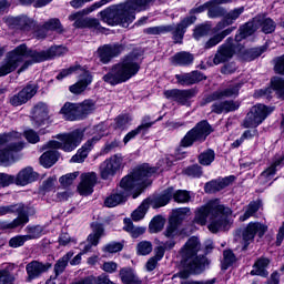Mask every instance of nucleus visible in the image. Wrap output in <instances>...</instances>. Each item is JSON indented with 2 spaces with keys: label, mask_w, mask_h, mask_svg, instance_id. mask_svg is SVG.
Returning a JSON list of instances; mask_svg holds the SVG:
<instances>
[{
  "label": "nucleus",
  "mask_w": 284,
  "mask_h": 284,
  "mask_svg": "<svg viewBox=\"0 0 284 284\" xmlns=\"http://www.w3.org/2000/svg\"><path fill=\"white\" fill-rule=\"evenodd\" d=\"M156 174V168L150 166V164H142L133 170V172L124 176L120 186L111 192L109 196L104 200L105 207H116L121 203L128 201L130 192L136 190V193L133 194V199L139 197V194L145 190L146 185H150V176Z\"/></svg>",
  "instance_id": "nucleus-1"
},
{
  "label": "nucleus",
  "mask_w": 284,
  "mask_h": 284,
  "mask_svg": "<svg viewBox=\"0 0 284 284\" xmlns=\"http://www.w3.org/2000/svg\"><path fill=\"white\" fill-rule=\"evenodd\" d=\"M155 0H126L123 3L113 4L100 12V17L108 26H122L129 28L136 19V12L150 10V4Z\"/></svg>",
  "instance_id": "nucleus-2"
},
{
  "label": "nucleus",
  "mask_w": 284,
  "mask_h": 284,
  "mask_svg": "<svg viewBox=\"0 0 284 284\" xmlns=\"http://www.w3.org/2000/svg\"><path fill=\"white\" fill-rule=\"evenodd\" d=\"M230 216H232V209L221 203V200L215 199L195 210L193 223L202 226L207 225L209 219V230L216 234V232H222V230L230 227Z\"/></svg>",
  "instance_id": "nucleus-3"
},
{
  "label": "nucleus",
  "mask_w": 284,
  "mask_h": 284,
  "mask_svg": "<svg viewBox=\"0 0 284 284\" xmlns=\"http://www.w3.org/2000/svg\"><path fill=\"white\" fill-rule=\"evenodd\" d=\"M32 59V61L26 59ZM43 61H50L48 50L45 51H32L28 50V45L20 44L12 51L8 52L3 61L0 63V77H8L11 72H14L21 63L22 67L18 70V74L28 70L32 63H41Z\"/></svg>",
  "instance_id": "nucleus-4"
},
{
  "label": "nucleus",
  "mask_w": 284,
  "mask_h": 284,
  "mask_svg": "<svg viewBox=\"0 0 284 284\" xmlns=\"http://www.w3.org/2000/svg\"><path fill=\"white\" fill-rule=\"evenodd\" d=\"M199 252H201V241L196 236L190 237L180 251L181 263L185 270L175 274L174 278L179 277L182 281H187L192 274H203L205 272L210 262L205 255H199Z\"/></svg>",
  "instance_id": "nucleus-5"
},
{
  "label": "nucleus",
  "mask_w": 284,
  "mask_h": 284,
  "mask_svg": "<svg viewBox=\"0 0 284 284\" xmlns=\"http://www.w3.org/2000/svg\"><path fill=\"white\" fill-rule=\"evenodd\" d=\"M139 57L136 53L132 52L126 55L122 61L114 64L110 72L103 75V81L110 85H119V83H125L130 81L132 77L139 73L141 65L138 62Z\"/></svg>",
  "instance_id": "nucleus-6"
},
{
  "label": "nucleus",
  "mask_w": 284,
  "mask_h": 284,
  "mask_svg": "<svg viewBox=\"0 0 284 284\" xmlns=\"http://www.w3.org/2000/svg\"><path fill=\"white\" fill-rule=\"evenodd\" d=\"M112 0H101L92 4L87 11H78L75 13H71L69 16V21H74L73 27L83 29L89 28L90 30H97V32H103L105 28L101 26L99 19L97 18H83L84 14H90V12H94V10L110 3Z\"/></svg>",
  "instance_id": "nucleus-7"
},
{
  "label": "nucleus",
  "mask_w": 284,
  "mask_h": 284,
  "mask_svg": "<svg viewBox=\"0 0 284 284\" xmlns=\"http://www.w3.org/2000/svg\"><path fill=\"white\" fill-rule=\"evenodd\" d=\"M83 130L77 129L69 133L58 134L57 140H51L48 142L47 148H50L51 150H63V152H72L81 145V142L83 141Z\"/></svg>",
  "instance_id": "nucleus-8"
},
{
  "label": "nucleus",
  "mask_w": 284,
  "mask_h": 284,
  "mask_svg": "<svg viewBox=\"0 0 284 284\" xmlns=\"http://www.w3.org/2000/svg\"><path fill=\"white\" fill-rule=\"evenodd\" d=\"M212 125L206 120L199 122L181 140L182 148H192L194 143H203L212 134Z\"/></svg>",
  "instance_id": "nucleus-9"
},
{
  "label": "nucleus",
  "mask_w": 284,
  "mask_h": 284,
  "mask_svg": "<svg viewBox=\"0 0 284 284\" xmlns=\"http://www.w3.org/2000/svg\"><path fill=\"white\" fill-rule=\"evenodd\" d=\"M274 112V109L265 106V104H255L251 108L243 121V128H258L263 121Z\"/></svg>",
  "instance_id": "nucleus-10"
},
{
  "label": "nucleus",
  "mask_w": 284,
  "mask_h": 284,
  "mask_svg": "<svg viewBox=\"0 0 284 284\" xmlns=\"http://www.w3.org/2000/svg\"><path fill=\"white\" fill-rule=\"evenodd\" d=\"M9 207H16L10 214H18L12 222H0V230H17L29 223L28 207L23 204H11Z\"/></svg>",
  "instance_id": "nucleus-11"
},
{
  "label": "nucleus",
  "mask_w": 284,
  "mask_h": 284,
  "mask_svg": "<svg viewBox=\"0 0 284 284\" xmlns=\"http://www.w3.org/2000/svg\"><path fill=\"white\" fill-rule=\"evenodd\" d=\"M267 232V226L258 222H251L242 232V240L244 243L243 250H247L250 243H254V237L258 234L260 239H263Z\"/></svg>",
  "instance_id": "nucleus-12"
},
{
  "label": "nucleus",
  "mask_w": 284,
  "mask_h": 284,
  "mask_svg": "<svg viewBox=\"0 0 284 284\" xmlns=\"http://www.w3.org/2000/svg\"><path fill=\"white\" fill-rule=\"evenodd\" d=\"M123 163V159L119 155H113L110 159L105 160L100 165V174L101 179L104 181L114 176L119 170H121V165Z\"/></svg>",
  "instance_id": "nucleus-13"
},
{
  "label": "nucleus",
  "mask_w": 284,
  "mask_h": 284,
  "mask_svg": "<svg viewBox=\"0 0 284 284\" xmlns=\"http://www.w3.org/2000/svg\"><path fill=\"white\" fill-rule=\"evenodd\" d=\"M195 92L192 89L181 90V89H171L164 91V97L169 101H174L180 105H187L190 103V99H194Z\"/></svg>",
  "instance_id": "nucleus-14"
},
{
  "label": "nucleus",
  "mask_w": 284,
  "mask_h": 284,
  "mask_svg": "<svg viewBox=\"0 0 284 284\" xmlns=\"http://www.w3.org/2000/svg\"><path fill=\"white\" fill-rule=\"evenodd\" d=\"M234 39L227 38L225 43L219 47L214 58L213 64L221 65V63H225L234 57Z\"/></svg>",
  "instance_id": "nucleus-15"
},
{
  "label": "nucleus",
  "mask_w": 284,
  "mask_h": 284,
  "mask_svg": "<svg viewBox=\"0 0 284 284\" xmlns=\"http://www.w3.org/2000/svg\"><path fill=\"white\" fill-rule=\"evenodd\" d=\"M241 83L230 84L224 90H219L213 92L211 95L206 97L204 100L205 103H212L213 101H221V99H236L239 97V92L241 90Z\"/></svg>",
  "instance_id": "nucleus-16"
},
{
  "label": "nucleus",
  "mask_w": 284,
  "mask_h": 284,
  "mask_svg": "<svg viewBox=\"0 0 284 284\" xmlns=\"http://www.w3.org/2000/svg\"><path fill=\"white\" fill-rule=\"evenodd\" d=\"M80 179L81 181L78 185L79 194H81V196H90V194L94 192V186L97 185V173H82Z\"/></svg>",
  "instance_id": "nucleus-17"
},
{
  "label": "nucleus",
  "mask_w": 284,
  "mask_h": 284,
  "mask_svg": "<svg viewBox=\"0 0 284 284\" xmlns=\"http://www.w3.org/2000/svg\"><path fill=\"white\" fill-rule=\"evenodd\" d=\"M123 52L121 44H104L98 49V55L101 63H110L114 57H119Z\"/></svg>",
  "instance_id": "nucleus-18"
},
{
  "label": "nucleus",
  "mask_w": 284,
  "mask_h": 284,
  "mask_svg": "<svg viewBox=\"0 0 284 284\" xmlns=\"http://www.w3.org/2000/svg\"><path fill=\"white\" fill-rule=\"evenodd\" d=\"M37 94V87L36 84H28L23 88L18 94H14L10 98V103L14 108H19V105H23V103H28L32 97Z\"/></svg>",
  "instance_id": "nucleus-19"
},
{
  "label": "nucleus",
  "mask_w": 284,
  "mask_h": 284,
  "mask_svg": "<svg viewBox=\"0 0 284 284\" xmlns=\"http://www.w3.org/2000/svg\"><path fill=\"white\" fill-rule=\"evenodd\" d=\"M241 108V102L234 100L215 101L211 105V112L213 114H227L230 112H236Z\"/></svg>",
  "instance_id": "nucleus-20"
},
{
  "label": "nucleus",
  "mask_w": 284,
  "mask_h": 284,
  "mask_svg": "<svg viewBox=\"0 0 284 284\" xmlns=\"http://www.w3.org/2000/svg\"><path fill=\"white\" fill-rule=\"evenodd\" d=\"M52 267V264L50 263H42L39 261H32L26 266V271L28 274V281H34V278H39L41 274H45L48 270Z\"/></svg>",
  "instance_id": "nucleus-21"
},
{
  "label": "nucleus",
  "mask_w": 284,
  "mask_h": 284,
  "mask_svg": "<svg viewBox=\"0 0 284 284\" xmlns=\"http://www.w3.org/2000/svg\"><path fill=\"white\" fill-rule=\"evenodd\" d=\"M272 88L262 89L257 92L258 97H265V99H272V92L277 94L278 99H284V80L281 78H274L272 81Z\"/></svg>",
  "instance_id": "nucleus-22"
},
{
  "label": "nucleus",
  "mask_w": 284,
  "mask_h": 284,
  "mask_svg": "<svg viewBox=\"0 0 284 284\" xmlns=\"http://www.w3.org/2000/svg\"><path fill=\"white\" fill-rule=\"evenodd\" d=\"M101 141V135H94L92 139L88 140L87 143L78 150L77 154L71 158V163H83L88 155L94 148V143Z\"/></svg>",
  "instance_id": "nucleus-23"
},
{
  "label": "nucleus",
  "mask_w": 284,
  "mask_h": 284,
  "mask_svg": "<svg viewBox=\"0 0 284 284\" xmlns=\"http://www.w3.org/2000/svg\"><path fill=\"white\" fill-rule=\"evenodd\" d=\"M172 196H174V189L169 187L164 190L163 193L146 199L145 201H149V206L151 205L153 210H158V207H165V205L172 201Z\"/></svg>",
  "instance_id": "nucleus-24"
},
{
  "label": "nucleus",
  "mask_w": 284,
  "mask_h": 284,
  "mask_svg": "<svg viewBox=\"0 0 284 284\" xmlns=\"http://www.w3.org/2000/svg\"><path fill=\"white\" fill-rule=\"evenodd\" d=\"M175 79L180 85H194V83H200V81H205V77L201 71H193L190 73L176 74Z\"/></svg>",
  "instance_id": "nucleus-25"
},
{
  "label": "nucleus",
  "mask_w": 284,
  "mask_h": 284,
  "mask_svg": "<svg viewBox=\"0 0 284 284\" xmlns=\"http://www.w3.org/2000/svg\"><path fill=\"white\" fill-rule=\"evenodd\" d=\"M244 10L245 9L243 7H241V8L230 11L227 14H224V19L221 20L213 28V32H221V30H225V28H227V26H232V23H234V21H236V19H239L241 17V14H243Z\"/></svg>",
  "instance_id": "nucleus-26"
},
{
  "label": "nucleus",
  "mask_w": 284,
  "mask_h": 284,
  "mask_svg": "<svg viewBox=\"0 0 284 284\" xmlns=\"http://www.w3.org/2000/svg\"><path fill=\"white\" fill-rule=\"evenodd\" d=\"M103 226L101 224H97L93 227V232L88 236V243L84 244L82 251L80 252L81 254H88V252L92 251V246L97 247L99 245V241L101 236H103Z\"/></svg>",
  "instance_id": "nucleus-27"
},
{
  "label": "nucleus",
  "mask_w": 284,
  "mask_h": 284,
  "mask_svg": "<svg viewBox=\"0 0 284 284\" xmlns=\"http://www.w3.org/2000/svg\"><path fill=\"white\" fill-rule=\"evenodd\" d=\"M50 116L48 115V104L40 102L33 108V125L41 128Z\"/></svg>",
  "instance_id": "nucleus-28"
},
{
  "label": "nucleus",
  "mask_w": 284,
  "mask_h": 284,
  "mask_svg": "<svg viewBox=\"0 0 284 284\" xmlns=\"http://www.w3.org/2000/svg\"><path fill=\"white\" fill-rule=\"evenodd\" d=\"M80 77H82L80 81L69 87V90L72 94H82V92H85V90L88 89V85L92 83V74L90 73V71H87L84 69V71L81 72Z\"/></svg>",
  "instance_id": "nucleus-29"
},
{
  "label": "nucleus",
  "mask_w": 284,
  "mask_h": 284,
  "mask_svg": "<svg viewBox=\"0 0 284 284\" xmlns=\"http://www.w3.org/2000/svg\"><path fill=\"white\" fill-rule=\"evenodd\" d=\"M234 179V175H231L222 180L211 181L205 184L204 191L206 192V194H214L216 192H221V190H225V187H227V185H230V183H232Z\"/></svg>",
  "instance_id": "nucleus-30"
},
{
  "label": "nucleus",
  "mask_w": 284,
  "mask_h": 284,
  "mask_svg": "<svg viewBox=\"0 0 284 284\" xmlns=\"http://www.w3.org/2000/svg\"><path fill=\"white\" fill-rule=\"evenodd\" d=\"M6 23L9 28H16L17 30H30L33 21L27 16H20L7 18Z\"/></svg>",
  "instance_id": "nucleus-31"
},
{
  "label": "nucleus",
  "mask_w": 284,
  "mask_h": 284,
  "mask_svg": "<svg viewBox=\"0 0 284 284\" xmlns=\"http://www.w3.org/2000/svg\"><path fill=\"white\" fill-rule=\"evenodd\" d=\"M196 21V16L186 17L181 23L178 24L175 30L173 31V40L175 43H181L183 41V37L185 34V30H187L189 26H192Z\"/></svg>",
  "instance_id": "nucleus-32"
},
{
  "label": "nucleus",
  "mask_w": 284,
  "mask_h": 284,
  "mask_svg": "<svg viewBox=\"0 0 284 284\" xmlns=\"http://www.w3.org/2000/svg\"><path fill=\"white\" fill-rule=\"evenodd\" d=\"M258 18H253L252 21L246 22L241 29L240 34L235 36V41H241L242 39H247V37H252L258 30Z\"/></svg>",
  "instance_id": "nucleus-33"
},
{
  "label": "nucleus",
  "mask_w": 284,
  "mask_h": 284,
  "mask_svg": "<svg viewBox=\"0 0 284 284\" xmlns=\"http://www.w3.org/2000/svg\"><path fill=\"white\" fill-rule=\"evenodd\" d=\"M60 113L64 115L67 121H79L81 120L79 113V103L67 102L60 110Z\"/></svg>",
  "instance_id": "nucleus-34"
},
{
  "label": "nucleus",
  "mask_w": 284,
  "mask_h": 284,
  "mask_svg": "<svg viewBox=\"0 0 284 284\" xmlns=\"http://www.w3.org/2000/svg\"><path fill=\"white\" fill-rule=\"evenodd\" d=\"M37 179V173L32 170V168L28 166L26 169H22L17 178L16 183L18 185H29V183H34V180Z\"/></svg>",
  "instance_id": "nucleus-35"
},
{
  "label": "nucleus",
  "mask_w": 284,
  "mask_h": 284,
  "mask_svg": "<svg viewBox=\"0 0 284 284\" xmlns=\"http://www.w3.org/2000/svg\"><path fill=\"white\" fill-rule=\"evenodd\" d=\"M207 17L210 19H219L220 17H225V9L221 7L223 3H227V0H212L209 1Z\"/></svg>",
  "instance_id": "nucleus-36"
},
{
  "label": "nucleus",
  "mask_w": 284,
  "mask_h": 284,
  "mask_svg": "<svg viewBox=\"0 0 284 284\" xmlns=\"http://www.w3.org/2000/svg\"><path fill=\"white\" fill-rule=\"evenodd\" d=\"M171 62L173 65H180V67H187L192 65L194 63V54L186 52V51H181L175 53L171 58Z\"/></svg>",
  "instance_id": "nucleus-37"
},
{
  "label": "nucleus",
  "mask_w": 284,
  "mask_h": 284,
  "mask_svg": "<svg viewBox=\"0 0 284 284\" xmlns=\"http://www.w3.org/2000/svg\"><path fill=\"white\" fill-rule=\"evenodd\" d=\"M23 150V143H12L7 149L0 151V165H7L10 163V159H12V152H21Z\"/></svg>",
  "instance_id": "nucleus-38"
},
{
  "label": "nucleus",
  "mask_w": 284,
  "mask_h": 284,
  "mask_svg": "<svg viewBox=\"0 0 284 284\" xmlns=\"http://www.w3.org/2000/svg\"><path fill=\"white\" fill-rule=\"evenodd\" d=\"M234 30H236L235 27H230V28L223 30L222 32L213 36L211 39H209L205 42L204 48L206 50H210L211 48L219 45V43H221V41H223L225 39V37H230V34H232V32H234Z\"/></svg>",
  "instance_id": "nucleus-39"
},
{
  "label": "nucleus",
  "mask_w": 284,
  "mask_h": 284,
  "mask_svg": "<svg viewBox=\"0 0 284 284\" xmlns=\"http://www.w3.org/2000/svg\"><path fill=\"white\" fill-rule=\"evenodd\" d=\"M267 265H270V258L260 257L253 266L254 270L251 271L252 276H263L265 278L268 275Z\"/></svg>",
  "instance_id": "nucleus-40"
},
{
  "label": "nucleus",
  "mask_w": 284,
  "mask_h": 284,
  "mask_svg": "<svg viewBox=\"0 0 284 284\" xmlns=\"http://www.w3.org/2000/svg\"><path fill=\"white\" fill-rule=\"evenodd\" d=\"M120 278L124 284H142L134 270L130 267H123L120 270Z\"/></svg>",
  "instance_id": "nucleus-41"
},
{
  "label": "nucleus",
  "mask_w": 284,
  "mask_h": 284,
  "mask_svg": "<svg viewBox=\"0 0 284 284\" xmlns=\"http://www.w3.org/2000/svg\"><path fill=\"white\" fill-rule=\"evenodd\" d=\"M59 161V152L57 149L49 150L40 156V163L43 168H52Z\"/></svg>",
  "instance_id": "nucleus-42"
},
{
  "label": "nucleus",
  "mask_w": 284,
  "mask_h": 284,
  "mask_svg": "<svg viewBox=\"0 0 284 284\" xmlns=\"http://www.w3.org/2000/svg\"><path fill=\"white\" fill-rule=\"evenodd\" d=\"M255 19H260L257 22V29L262 28L264 34H272L276 30V23L272 19L265 18V16H257Z\"/></svg>",
  "instance_id": "nucleus-43"
},
{
  "label": "nucleus",
  "mask_w": 284,
  "mask_h": 284,
  "mask_svg": "<svg viewBox=\"0 0 284 284\" xmlns=\"http://www.w3.org/2000/svg\"><path fill=\"white\" fill-rule=\"evenodd\" d=\"M123 230L125 232H129V234H131L132 239H139V236L145 234V227L134 226V223H132V220H130V219H124Z\"/></svg>",
  "instance_id": "nucleus-44"
},
{
  "label": "nucleus",
  "mask_w": 284,
  "mask_h": 284,
  "mask_svg": "<svg viewBox=\"0 0 284 284\" xmlns=\"http://www.w3.org/2000/svg\"><path fill=\"white\" fill-rule=\"evenodd\" d=\"M72 256H74V253L68 252L67 254H64L61 258H59L57 261V263L54 264L55 277L61 276V274H63V272H65V267H68V263H70V258H72Z\"/></svg>",
  "instance_id": "nucleus-45"
},
{
  "label": "nucleus",
  "mask_w": 284,
  "mask_h": 284,
  "mask_svg": "<svg viewBox=\"0 0 284 284\" xmlns=\"http://www.w3.org/2000/svg\"><path fill=\"white\" fill-rule=\"evenodd\" d=\"M97 109V103L93 100H84L82 103H78V110L80 119H85L88 114H92Z\"/></svg>",
  "instance_id": "nucleus-46"
},
{
  "label": "nucleus",
  "mask_w": 284,
  "mask_h": 284,
  "mask_svg": "<svg viewBox=\"0 0 284 284\" xmlns=\"http://www.w3.org/2000/svg\"><path fill=\"white\" fill-rule=\"evenodd\" d=\"M187 216H190V207H181L174 210L169 220L181 226L183 224V221H185Z\"/></svg>",
  "instance_id": "nucleus-47"
},
{
  "label": "nucleus",
  "mask_w": 284,
  "mask_h": 284,
  "mask_svg": "<svg viewBox=\"0 0 284 284\" xmlns=\"http://www.w3.org/2000/svg\"><path fill=\"white\" fill-rule=\"evenodd\" d=\"M12 270H14L13 265L0 270V284H14L17 277L12 274Z\"/></svg>",
  "instance_id": "nucleus-48"
},
{
  "label": "nucleus",
  "mask_w": 284,
  "mask_h": 284,
  "mask_svg": "<svg viewBox=\"0 0 284 284\" xmlns=\"http://www.w3.org/2000/svg\"><path fill=\"white\" fill-rule=\"evenodd\" d=\"M163 227H165V219H163V216L161 215L154 216L149 224V230L151 234H156L161 232Z\"/></svg>",
  "instance_id": "nucleus-49"
},
{
  "label": "nucleus",
  "mask_w": 284,
  "mask_h": 284,
  "mask_svg": "<svg viewBox=\"0 0 284 284\" xmlns=\"http://www.w3.org/2000/svg\"><path fill=\"white\" fill-rule=\"evenodd\" d=\"M19 139H21V133L19 132L0 134V145H6V143H10L9 144V148H10L12 143H21Z\"/></svg>",
  "instance_id": "nucleus-50"
},
{
  "label": "nucleus",
  "mask_w": 284,
  "mask_h": 284,
  "mask_svg": "<svg viewBox=\"0 0 284 284\" xmlns=\"http://www.w3.org/2000/svg\"><path fill=\"white\" fill-rule=\"evenodd\" d=\"M179 227H181L179 224L172 222V220H169L164 231V236L166 239H176V236H181V230H179Z\"/></svg>",
  "instance_id": "nucleus-51"
},
{
  "label": "nucleus",
  "mask_w": 284,
  "mask_h": 284,
  "mask_svg": "<svg viewBox=\"0 0 284 284\" xmlns=\"http://www.w3.org/2000/svg\"><path fill=\"white\" fill-rule=\"evenodd\" d=\"M85 68L81 67L80 64H74L70 67L69 69H63L58 75V81H61L62 79H65V77H70V74H81L84 72Z\"/></svg>",
  "instance_id": "nucleus-52"
},
{
  "label": "nucleus",
  "mask_w": 284,
  "mask_h": 284,
  "mask_svg": "<svg viewBox=\"0 0 284 284\" xmlns=\"http://www.w3.org/2000/svg\"><path fill=\"white\" fill-rule=\"evenodd\" d=\"M148 210H150V201L144 200L141 205L135 211H133V221H141L142 219H144Z\"/></svg>",
  "instance_id": "nucleus-53"
},
{
  "label": "nucleus",
  "mask_w": 284,
  "mask_h": 284,
  "mask_svg": "<svg viewBox=\"0 0 284 284\" xmlns=\"http://www.w3.org/2000/svg\"><path fill=\"white\" fill-rule=\"evenodd\" d=\"M172 30H174L172 26H158L144 29V33L151 36L168 34V32H172Z\"/></svg>",
  "instance_id": "nucleus-54"
},
{
  "label": "nucleus",
  "mask_w": 284,
  "mask_h": 284,
  "mask_svg": "<svg viewBox=\"0 0 284 284\" xmlns=\"http://www.w3.org/2000/svg\"><path fill=\"white\" fill-rule=\"evenodd\" d=\"M215 158L216 153H214V150L209 149L199 155V163L200 165H212Z\"/></svg>",
  "instance_id": "nucleus-55"
},
{
  "label": "nucleus",
  "mask_w": 284,
  "mask_h": 284,
  "mask_svg": "<svg viewBox=\"0 0 284 284\" xmlns=\"http://www.w3.org/2000/svg\"><path fill=\"white\" fill-rule=\"evenodd\" d=\"M183 173L186 176H192V179H200V176H203V168L199 164H193L184 169Z\"/></svg>",
  "instance_id": "nucleus-56"
},
{
  "label": "nucleus",
  "mask_w": 284,
  "mask_h": 284,
  "mask_svg": "<svg viewBox=\"0 0 284 284\" xmlns=\"http://www.w3.org/2000/svg\"><path fill=\"white\" fill-rule=\"evenodd\" d=\"M43 30H55L61 34V32H63V26L61 24V20L52 18L49 21L44 22Z\"/></svg>",
  "instance_id": "nucleus-57"
},
{
  "label": "nucleus",
  "mask_w": 284,
  "mask_h": 284,
  "mask_svg": "<svg viewBox=\"0 0 284 284\" xmlns=\"http://www.w3.org/2000/svg\"><path fill=\"white\" fill-rule=\"evenodd\" d=\"M260 207L258 202H251L247 205L245 213L240 216V221H247V219L252 217L254 213L258 212Z\"/></svg>",
  "instance_id": "nucleus-58"
},
{
  "label": "nucleus",
  "mask_w": 284,
  "mask_h": 284,
  "mask_svg": "<svg viewBox=\"0 0 284 284\" xmlns=\"http://www.w3.org/2000/svg\"><path fill=\"white\" fill-rule=\"evenodd\" d=\"M50 59H57V57H63V54H68V48L62 45H55L51 47L49 50H47Z\"/></svg>",
  "instance_id": "nucleus-59"
},
{
  "label": "nucleus",
  "mask_w": 284,
  "mask_h": 284,
  "mask_svg": "<svg viewBox=\"0 0 284 284\" xmlns=\"http://www.w3.org/2000/svg\"><path fill=\"white\" fill-rule=\"evenodd\" d=\"M77 176H79V172H73V173H68L65 175H62L59 179L60 185H62V187H70V185H72V183H74V181L77 180Z\"/></svg>",
  "instance_id": "nucleus-60"
},
{
  "label": "nucleus",
  "mask_w": 284,
  "mask_h": 284,
  "mask_svg": "<svg viewBox=\"0 0 284 284\" xmlns=\"http://www.w3.org/2000/svg\"><path fill=\"white\" fill-rule=\"evenodd\" d=\"M136 250L140 256H148V254L152 253V242L142 241L138 244Z\"/></svg>",
  "instance_id": "nucleus-61"
},
{
  "label": "nucleus",
  "mask_w": 284,
  "mask_h": 284,
  "mask_svg": "<svg viewBox=\"0 0 284 284\" xmlns=\"http://www.w3.org/2000/svg\"><path fill=\"white\" fill-rule=\"evenodd\" d=\"M27 240L32 241L34 239H39L41 236V233L43 232V229L41 226H27Z\"/></svg>",
  "instance_id": "nucleus-62"
},
{
  "label": "nucleus",
  "mask_w": 284,
  "mask_h": 284,
  "mask_svg": "<svg viewBox=\"0 0 284 284\" xmlns=\"http://www.w3.org/2000/svg\"><path fill=\"white\" fill-rule=\"evenodd\" d=\"M172 197L175 203H190V192L187 191L179 190L173 193Z\"/></svg>",
  "instance_id": "nucleus-63"
},
{
  "label": "nucleus",
  "mask_w": 284,
  "mask_h": 284,
  "mask_svg": "<svg viewBox=\"0 0 284 284\" xmlns=\"http://www.w3.org/2000/svg\"><path fill=\"white\" fill-rule=\"evenodd\" d=\"M154 123V121H151L150 115H146L142 119L141 124L135 130L138 131V134H141V132L145 134V132H148V130H150Z\"/></svg>",
  "instance_id": "nucleus-64"
}]
</instances>
